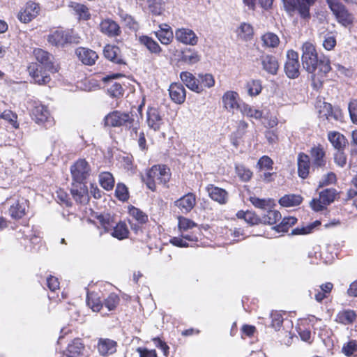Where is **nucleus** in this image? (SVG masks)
<instances>
[{"label":"nucleus","mask_w":357,"mask_h":357,"mask_svg":"<svg viewBox=\"0 0 357 357\" xmlns=\"http://www.w3.org/2000/svg\"><path fill=\"white\" fill-rule=\"evenodd\" d=\"M302 52L303 68L311 74L313 88L319 89L322 86L327 73L331 70L330 59L323 54L319 56L315 47L308 42L303 45Z\"/></svg>","instance_id":"f257e3e1"},{"label":"nucleus","mask_w":357,"mask_h":357,"mask_svg":"<svg viewBox=\"0 0 357 357\" xmlns=\"http://www.w3.org/2000/svg\"><path fill=\"white\" fill-rule=\"evenodd\" d=\"M104 124L109 127H125L130 131V136L133 137V133L137 135L139 123L135 121L134 115L130 112H123L119 110L113 111L104 118Z\"/></svg>","instance_id":"f03ea898"},{"label":"nucleus","mask_w":357,"mask_h":357,"mask_svg":"<svg viewBox=\"0 0 357 357\" xmlns=\"http://www.w3.org/2000/svg\"><path fill=\"white\" fill-rule=\"evenodd\" d=\"M170 169L165 165H153L146 173V178H144L147 188L155 191L156 181L160 184H167L171 178Z\"/></svg>","instance_id":"7ed1b4c3"},{"label":"nucleus","mask_w":357,"mask_h":357,"mask_svg":"<svg viewBox=\"0 0 357 357\" xmlns=\"http://www.w3.org/2000/svg\"><path fill=\"white\" fill-rule=\"evenodd\" d=\"M326 2L339 24L344 27L353 24L354 16L342 2L339 0H326Z\"/></svg>","instance_id":"20e7f679"},{"label":"nucleus","mask_w":357,"mask_h":357,"mask_svg":"<svg viewBox=\"0 0 357 357\" xmlns=\"http://www.w3.org/2000/svg\"><path fill=\"white\" fill-rule=\"evenodd\" d=\"M316 0H282L284 8L289 15L298 10L300 16L303 19L310 17V7Z\"/></svg>","instance_id":"39448f33"},{"label":"nucleus","mask_w":357,"mask_h":357,"mask_svg":"<svg viewBox=\"0 0 357 357\" xmlns=\"http://www.w3.org/2000/svg\"><path fill=\"white\" fill-rule=\"evenodd\" d=\"M310 160L311 162V173H314L319 169L325 170L327 167V158L326 151L321 145L314 146L310 151Z\"/></svg>","instance_id":"423d86ee"},{"label":"nucleus","mask_w":357,"mask_h":357,"mask_svg":"<svg viewBox=\"0 0 357 357\" xmlns=\"http://www.w3.org/2000/svg\"><path fill=\"white\" fill-rule=\"evenodd\" d=\"M47 40L52 45L63 47L67 44L78 43V38L70 31L56 30L48 36Z\"/></svg>","instance_id":"0eeeda50"},{"label":"nucleus","mask_w":357,"mask_h":357,"mask_svg":"<svg viewBox=\"0 0 357 357\" xmlns=\"http://www.w3.org/2000/svg\"><path fill=\"white\" fill-rule=\"evenodd\" d=\"M73 182L86 183L91 174V167L85 159L77 160L70 167Z\"/></svg>","instance_id":"6e6552de"},{"label":"nucleus","mask_w":357,"mask_h":357,"mask_svg":"<svg viewBox=\"0 0 357 357\" xmlns=\"http://www.w3.org/2000/svg\"><path fill=\"white\" fill-rule=\"evenodd\" d=\"M40 66V63L32 62L29 65L27 70L34 83L44 85L50 82L51 78L48 70Z\"/></svg>","instance_id":"1a4fd4ad"},{"label":"nucleus","mask_w":357,"mask_h":357,"mask_svg":"<svg viewBox=\"0 0 357 357\" xmlns=\"http://www.w3.org/2000/svg\"><path fill=\"white\" fill-rule=\"evenodd\" d=\"M299 68L298 54L294 50H289L284 64V72L287 76L290 79L297 78L300 75Z\"/></svg>","instance_id":"9d476101"},{"label":"nucleus","mask_w":357,"mask_h":357,"mask_svg":"<svg viewBox=\"0 0 357 357\" xmlns=\"http://www.w3.org/2000/svg\"><path fill=\"white\" fill-rule=\"evenodd\" d=\"M33 55L37 61L36 63H40L42 68L48 70L51 73H55L58 71L57 67L54 63V56L47 51L43 49H35Z\"/></svg>","instance_id":"9b49d317"},{"label":"nucleus","mask_w":357,"mask_h":357,"mask_svg":"<svg viewBox=\"0 0 357 357\" xmlns=\"http://www.w3.org/2000/svg\"><path fill=\"white\" fill-rule=\"evenodd\" d=\"M40 10L39 5L33 1H28L17 15L18 20L22 23H29L36 17Z\"/></svg>","instance_id":"f8f14e48"},{"label":"nucleus","mask_w":357,"mask_h":357,"mask_svg":"<svg viewBox=\"0 0 357 357\" xmlns=\"http://www.w3.org/2000/svg\"><path fill=\"white\" fill-rule=\"evenodd\" d=\"M146 122L149 128L158 131L163 124V119L158 108L149 107L146 112Z\"/></svg>","instance_id":"ddd939ff"},{"label":"nucleus","mask_w":357,"mask_h":357,"mask_svg":"<svg viewBox=\"0 0 357 357\" xmlns=\"http://www.w3.org/2000/svg\"><path fill=\"white\" fill-rule=\"evenodd\" d=\"M99 26L101 33L109 38L117 37L121 33L119 25L109 18L102 20Z\"/></svg>","instance_id":"4468645a"},{"label":"nucleus","mask_w":357,"mask_h":357,"mask_svg":"<svg viewBox=\"0 0 357 357\" xmlns=\"http://www.w3.org/2000/svg\"><path fill=\"white\" fill-rule=\"evenodd\" d=\"M70 192L77 203L84 204L89 200L88 189L85 183H72Z\"/></svg>","instance_id":"2eb2a0df"},{"label":"nucleus","mask_w":357,"mask_h":357,"mask_svg":"<svg viewBox=\"0 0 357 357\" xmlns=\"http://www.w3.org/2000/svg\"><path fill=\"white\" fill-rule=\"evenodd\" d=\"M175 38L178 41L192 46L197 45L198 42V38L195 33L190 29L181 28L176 29Z\"/></svg>","instance_id":"dca6fc26"},{"label":"nucleus","mask_w":357,"mask_h":357,"mask_svg":"<svg viewBox=\"0 0 357 357\" xmlns=\"http://www.w3.org/2000/svg\"><path fill=\"white\" fill-rule=\"evenodd\" d=\"M206 189L212 200L221 205L227 203L229 195L225 189L217 187L213 184L208 185Z\"/></svg>","instance_id":"f3484780"},{"label":"nucleus","mask_w":357,"mask_h":357,"mask_svg":"<svg viewBox=\"0 0 357 357\" xmlns=\"http://www.w3.org/2000/svg\"><path fill=\"white\" fill-rule=\"evenodd\" d=\"M262 68L267 73L275 75L278 73L279 63L277 58L271 54H262L259 57Z\"/></svg>","instance_id":"a211bd4d"},{"label":"nucleus","mask_w":357,"mask_h":357,"mask_svg":"<svg viewBox=\"0 0 357 357\" xmlns=\"http://www.w3.org/2000/svg\"><path fill=\"white\" fill-rule=\"evenodd\" d=\"M172 100L176 104H182L186 98V91L181 83H172L169 88Z\"/></svg>","instance_id":"6ab92c4d"},{"label":"nucleus","mask_w":357,"mask_h":357,"mask_svg":"<svg viewBox=\"0 0 357 357\" xmlns=\"http://www.w3.org/2000/svg\"><path fill=\"white\" fill-rule=\"evenodd\" d=\"M75 54L79 60L81 61L82 63L87 66L95 64L98 58L95 51L82 47H78L75 51Z\"/></svg>","instance_id":"aec40b11"},{"label":"nucleus","mask_w":357,"mask_h":357,"mask_svg":"<svg viewBox=\"0 0 357 357\" xmlns=\"http://www.w3.org/2000/svg\"><path fill=\"white\" fill-rule=\"evenodd\" d=\"M105 57L116 64H126L121 50L116 45H107L103 50Z\"/></svg>","instance_id":"412c9836"},{"label":"nucleus","mask_w":357,"mask_h":357,"mask_svg":"<svg viewBox=\"0 0 357 357\" xmlns=\"http://www.w3.org/2000/svg\"><path fill=\"white\" fill-rule=\"evenodd\" d=\"M196 204V197L192 193L189 192L175 202L176 206L182 213H187L191 211Z\"/></svg>","instance_id":"4be33fe9"},{"label":"nucleus","mask_w":357,"mask_h":357,"mask_svg":"<svg viewBox=\"0 0 357 357\" xmlns=\"http://www.w3.org/2000/svg\"><path fill=\"white\" fill-rule=\"evenodd\" d=\"M116 342L108 338H100L97 345L99 354L103 356L114 354L116 351Z\"/></svg>","instance_id":"5701e85b"},{"label":"nucleus","mask_w":357,"mask_h":357,"mask_svg":"<svg viewBox=\"0 0 357 357\" xmlns=\"http://www.w3.org/2000/svg\"><path fill=\"white\" fill-rule=\"evenodd\" d=\"M298 174L302 178H306L311 172V162L308 155L301 153L298 155Z\"/></svg>","instance_id":"b1692460"},{"label":"nucleus","mask_w":357,"mask_h":357,"mask_svg":"<svg viewBox=\"0 0 357 357\" xmlns=\"http://www.w3.org/2000/svg\"><path fill=\"white\" fill-rule=\"evenodd\" d=\"M180 78L183 83L191 91L201 93L202 86L198 84V80L191 73L183 71L180 73Z\"/></svg>","instance_id":"393cba45"},{"label":"nucleus","mask_w":357,"mask_h":357,"mask_svg":"<svg viewBox=\"0 0 357 357\" xmlns=\"http://www.w3.org/2000/svg\"><path fill=\"white\" fill-rule=\"evenodd\" d=\"M201 56L195 49L190 47L184 48L181 53V61L188 65H193L198 63Z\"/></svg>","instance_id":"a878e982"},{"label":"nucleus","mask_w":357,"mask_h":357,"mask_svg":"<svg viewBox=\"0 0 357 357\" xmlns=\"http://www.w3.org/2000/svg\"><path fill=\"white\" fill-rule=\"evenodd\" d=\"M84 349L83 344L79 339L74 340L69 344L62 357H83L82 351Z\"/></svg>","instance_id":"bb28decb"},{"label":"nucleus","mask_w":357,"mask_h":357,"mask_svg":"<svg viewBox=\"0 0 357 357\" xmlns=\"http://www.w3.org/2000/svg\"><path fill=\"white\" fill-rule=\"evenodd\" d=\"M26 202L27 201L21 199L17 200L14 204H13L10 208L9 213L10 216L13 219H20L22 218L26 213Z\"/></svg>","instance_id":"cd10ccee"},{"label":"nucleus","mask_w":357,"mask_h":357,"mask_svg":"<svg viewBox=\"0 0 357 357\" xmlns=\"http://www.w3.org/2000/svg\"><path fill=\"white\" fill-rule=\"evenodd\" d=\"M321 113H323L326 119L340 121L342 118V113L339 107H333L332 105L328 102H324Z\"/></svg>","instance_id":"c85d7f7f"},{"label":"nucleus","mask_w":357,"mask_h":357,"mask_svg":"<svg viewBox=\"0 0 357 357\" xmlns=\"http://www.w3.org/2000/svg\"><path fill=\"white\" fill-rule=\"evenodd\" d=\"M86 302L93 312H98L103 307L99 294L94 291L87 292Z\"/></svg>","instance_id":"c756f323"},{"label":"nucleus","mask_w":357,"mask_h":357,"mask_svg":"<svg viewBox=\"0 0 357 357\" xmlns=\"http://www.w3.org/2000/svg\"><path fill=\"white\" fill-rule=\"evenodd\" d=\"M49 115L47 107L41 104L36 105L31 110L32 119L38 124L46 121Z\"/></svg>","instance_id":"7c9ffc66"},{"label":"nucleus","mask_w":357,"mask_h":357,"mask_svg":"<svg viewBox=\"0 0 357 357\" xmlns=\"http://www.w3.org/2000/svg\"><path fill=\"white\" fill-rule=\"evenodd\" d=\"M328 139L336 150H343L347 143L345 137L335 131L329 132Z\"/></svg>","instance_id":"2f4dec72"},{"label":"nucleus","mask_w":357,"mask_h":357,"mask_svg":"<svg viewBox=\"0 0 357 357\" xmlns=\"http://www.w3.org/2000/svg\"><path fill=\"white\" fill-rule=\"evenodd\" d=\"M139 40L140 43L144 45L151 53L156 54L160 53L162 50L161 47L152 38L147 36H142L139 37Z\"/></svg>","instance_id":"473e14b6"},{"label":"nucleus","mask_w":357,"mask_h":357,"mask_svg":"<svg viewBox=\"0 0 357 357\" xmlns=\"http://www.w3.org/2000/svg\"><path fill=\"white\" fill-rule=\"evenodd\" d=\"M302 200V197L298 195H285L279 199V204L284 207H291L299 205Z\"/></svg>","instance_id":"72a5a7b5"},{"label":"nucleus","mask_w":357,"mask_h":357,"mask_svg":"<svg viewBox=\"0 0 357 357\" xmlns=\"http://www.w3.org/2000/svg\"><path fill=\"white\" fill-rule=\"evenodd\" d=\"M238 95L237 93L234 91L226 92L222 97V102L224 106L227 109H233L234 108L239 107L237 102V98Z\"/></svg>","instance_id":"f704fd0d"},{"label":"nucleus","mask_w":357,"mask_h":357,"mask_svg":"<svg viewBox=\"0 0 357 357\" xmlns=\"http://www.w3.org/2000/svg\"><path fill=\"white\" fill-rule=\"evenodd\" d=\"M282 216L279 211L276 210H268L266 213L261 215V223L267 225L276 224L280 220Z\"/></svg>","instance_id":"c9c22d12"},{"label":"nucleus","mask_w":357,"mask_h":357,"mask_svg":"<svg viewBox=\"0 0 357 357\" xmlns=\"http://www.w3.org/2000/svg\"><path fill=\"white\" fill-rule=\"evenodd\" d=\"M112 231V236L119 240L126 238L129 233L126 224L122 222L114 226Z\"/></svg>","instance_id":"e433bc0d"},{"label":"nucleus","mask_w":357,"mask_h":357,"mask_svg":"<svg viewBox=\"0 0 357 357\" xmlns=\"http://www.w3.org/2000/svg\"><path fill=\"white\" fill-rule=\"evenodd\" d=\"M99 182L100 185L107 191L113 189L114 186V178L112 174L107 172L100 174Z\"/></svg>","instance_id":"4c0bfd02"},{"label":"nucleus","mask_w":357,"mask_h":357,"mask_svg":"<svg viewBox=\"0 0 357 357\" xmlns=\"http://www.w3.org/2000/svg\"><path fill=\"white\" fill-rule=\"evenodd\" d=\"M321 225L319 220L314 222L302 227H296L292 229L291 235H306L312 233L314 229Z\"/></svg>","instance_id":"58836bf2"},{"label":"nucleus","mask_w":357,"mask_h":357,"mask_svg":"<svg viewBox=\"0 0 357 357\" xmlns=\"http://www.w3.org/2000/svg\"><path fill=\"white\" fill-rule=\"evenodd\" d=\"M297 222V219L292 216L284 217L280 224L273 227V229L278 232H287L289 227L294 225Z\"/></svg>","instance_id":"ea45409f"},{"label":"nucleus","mask_w":357,"mask_h":357,"mask_svg":"<svg viewBox=\"0 0 357 357\" xmlns=\"http://www.w3.org/2000/svg\"><path fill=\"white\" fill-rule=\"evenodd\" d=\"M198 84L202 86V92L204 88H211L215 84V79L211 74H199L197 77Z\"/></svg>","instance_id":"a19ab883"},{"label":"nucleus","mask_w":357,"mask_h":357,"mask_svg":"<svg viewBox=\"0 0 357 357\" xmlns=\"http://www.w3.org/2000/svg\"><path fill=\"white\" fill-rule=\"evenodd\" d=\"M337 191L334 188H326L319 192V198L327 206L334 202Z\"/></svg>","instance_id":"79ce46f5"},{"label":"nucleus","mask_w":357,"mask_h":357,"mask_svg":"<svg viewBox=\"0 0 357 357\" xmlns=\"http://www.w3.org/2000/svg\"><path fill=\"white\" fill-rule=\"evenodd\" d=\"M119 302V296L115 293H111L106 298L104 299L103 306H105L109 311H113L116 310Z\"/></svg>","instance_id":"37998d69"},{"label":"nucleus","mask_w":357,"mask_h":357,"mask_svg":"<svg viewBox=\"0 0 357 357\" xmlns=\"http://www.w3.org/2000/svg\"><path fill=\"white\" fill-rule=\"evenodd\" d=\"M248 93L250 96L259 95L262 89L261 82L259 79H253L246 84Z\"/></svg>","instance_id":"c03bdc74"},{"label":"nucleus","mask_w":357,"mask_h":357,"mask_svg":"<svg viewBox=\"0 0 357 357\" xmlns=\"http://www.w3.org/2000/svg\"><path fill=\"white\" fill-rule=\"evenodd\" d=\"M241 112L248 117L254 118L255 119H260L262 117L263 113L261 110L256 109L247 104H243L240 107Z\"/></svg>","instance_id":"a18cd8bd"},{"label":"nucleus","mask_w":357,"mask_h":357,"mask_svg":"<svg viewBox=\"0 0 357 357\" xmlns=\"http://www.w3.org/2000/svg\"><path fill=\"white\" fill-rule=\"evenodd\" d=\"M129 214L139 224H145L148 221V215L135 206H131L129 208Z\"/></svg>","instance_id":"49530a36"},{"label":"nucleus","mask_w":357,"mask_h":357,"mask_svg":"<svg viewBox=\"0 0 357 357\" xmlns=\"http://www.w3.org/2000/svg\"><path fill=\"white\" fill-rule=\"evenodd\" d=\"M97 219L100 226L104 229L105 232H109L112 230V228L114 227V222L111 220V217L109 214H100L97 216Z\"/></svg>","instance_id":"de8ad7c7"},{"label":"nucleus","mask_w":357,"mask_h":357,"mask_svg":"<svg viewBox=\"0 0 357 357\" xmlns=\"http://www.w3.org/2000/svg\"><path fill=\"white\" fill-rule=\"evenodd\" d=\"M155 34L157 38L163 45L169 44L174 38L172 31H157L155 32Z\"/></svg>","instance_id":"09e8293b"},{"label":"nucleus","mask_w":357,"mask_h":357,"mask_svg":"<svg viewBox=\"0 0 357 357\" xmlns=\"http://www.w3.org/2000/svg\"><path fill=\"white\" fill-rule=\"evenodd\" d=\"M261 40L266 47H275L279 43L278 36L273 33H267L261 37Z\"/></svg>","instance_id":"8fccbe9b"},{"label":"nucleus","mask_w":357,"mask_h":357,"mask_svg":"<svg viewBox=\"0 0 357 357\" xmlns=\"http://www.w3.org/2000/svg\"><path fill=\"white\" fill-rule=\"evenodd\" d=\"M115 195L120 201H127L129 198V193L126 185L123 183H118L115 190Z\"/></svg>","instance_id":"3c124183"},{"label":"nucleus","mask_w":357,"mask_h":357,"mask_svg":"<svg viewBox=\"0 0 357 357\" xmlns=\"http://www.w3.org/2000/svg\"><path fill=\"white\" fill-rule=\"evenodd\" d=\"M197 225L190 219H188L185 217L178 218V229L180 231H185L188 229H192L195 227H197Z\"/></svg>","instance_id":"603ef678"},{"label":"nucleus","mask_w":357,"mask_h":357,"mask_svg":"<svg viewBox=\"0 0 357 357\" xmlns=\"http://www.w3.org/2000/svg\"><path fill=\"white\" fill-rule=\"evenodd\" d=\"M236 172L243 181H248L252 178V172L243 165L236 167Z\"/></svg>","instance_id":"864d4df0"},{"label":"nucleus","mask_w":357,"mask_h":357,"mask_svg":"<svg viewBox=\"0 0 357 357\" xmlns=\"http://www.w3.org/2000/svg\"><path fill=\"white\" fill-rule=\"evenodd\" d=\"M107 91L109 95L114 98H119L123 96V89L121 84L117 82L112 83L107 89Z\"/></svg>","instance_id":"5fc2aeb1"},{"label":"nucleus","mask_w":357,"mask_h":357,"mask_svg":"<svg viewBox=\"0 0 357 357\" xmlns=\"http://www.w3.org/2000/svg\"><path fill=\"white\" fill-rule=\"evenodd\" d=\"M348 110L351 121L353 123L357 125V100H351L348 105Z\"/></svg>","instance_id":"6e6d98bb"},{"label":"nucleus","mask_w":357,"mask_h":357,"mask_svg":"<svg viewBox=\"0 0 357 357\" xmlns=\"http://www.w3.org/2000/svg\"><path fill=\"white\" fill-rule=\"evenodd\" d=\"M342 352L347 356L354 355L357 352V343L355 340H351L344 344Z\"/></svg>","instance_id":"4d7b16f0"},{"label":"nucleus","mask_w":357,"mask_h":357,"mask_svg":"<svg viewBox=\"0 0 357 357\" xmlns=\"http://www.w3.org/2000/svg\"><path fill=\"white\" fill-rule=\"evenodd\" d=\"M250 202L256 207L261 209L266 210L269 207L270 200L260 199L256 197H250Z\"/></svg>","instance_id":"13d9d810"},{"label":"nucleus","mask_w":357,"mask_h":357,"mask_svg":"<svg viewBox=\"0 0 357 357\" xmlns=\"http://www.w3.org/2000/svg\"><path fill=\"white\" fill-rule=\"evenodd\" d=\"M356 318V314H337L335 321L343 324H351Z\"/></svg>","instance_id":"bf43d9fd"},{"label":"nucleus","mask_w":357,"mask_h":357,"mask_svg":"<svg viewBox=\"0 0 357 357\" xmlns=\"http://www.w3.org/2000/svg\"><path fill=\"white\" fill-rule=\"evenodd\" d=\"M121 18L124 22L125 24L130 29L137 30L138 29V24L137 22L134 20V18L127 14V13H121L120 15Z\"/></svg>","instance_id":"052dcab7"},{"label":"nucleus","mask_w":357,"mask_h":357,"mask_svg":"<svg viewBox=\"0 0 357 357\" xmlns=\"http://www.w3.org/2000/svg\"><path fill=\"white\" fill-rule=\"evenodd\" d=\"M336 181V175L333 172H328L325 174L319 182V188L332 184Z\"/></svg>","instance_id":"680f3d73"},{"label":"nucleus","mask_w":357,"mask_h":357,"mask_svg":"<svg viewBox=\"0 0 357 357\" xmlns=\"http://www.w3.org/2000/svg\"><path fill=\"white\" fill-rule=\"evenodd\" d=\"M273 162L268 156L264 155L258 161L257 165L259 169L270 170L273 169Z\"/></svg>","instance_id":"e2e57ef3"},{"label":"nucleus","mask_w":357,"mask_h":357,"mask_svg":"<svg viewBox=\"0 0 357 357\" xmlns=\"http://www.w3.org/2000/svg\"><path fill=\"white\" fill-rule=\"evenodd\" d=\"M334 162L341 167H343L346 165L347 157L343 150H337L334 153Z\"/></svg>","instance_id":"0e129e2a"},{"label":"nucleus","mask_w":357,"mask_h":357,"mask_svg":"<svg viewBox=\"0 0 357 357\" xmlns=\"http://www.w3.org/2000/svg\"><path fill=\"white\" fill-rule=\"evenodd\" d=\"M244 220L251 225H258L261 223V218L258 217L255 214V213L250 211H246V215L244 218Z\"/></svg>","instance_id":"69168bd1"},{"label":"nucleus","mask_w":357,"mask_h":357,"mask_svg":"<svg viewBox=\"0 0 357 357\" xmlns=\"http://www.w3.org/2000/svg\"><path fill=\"white\" fill-rule=\"evenodd\" d=\"M75 10L79 15V17L86 20L90 17V14L89 13L88 8L86 6L82 4H76L75 6Z\"/></svg>","instance_id":"338daca9"},{"label":"nucleus","mask_w":357,"mask_h":357,"mask_svg":"<svg viewBox=\"0 0 357 357\" xmlns=\"http://www.w3.org/2000/svg\"><path fill=\"white\" fill-rule=\"evenodd\" d=\"M336 45V39L331 34H327L323 41V46L327 50H333Z\"/></svg>","instance_id":"774afa93"}]
</instances>
